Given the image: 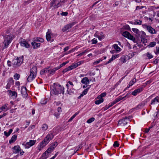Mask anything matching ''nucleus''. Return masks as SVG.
Listing matches in <instances>:
<instances>
[{"instance_id":"1","label":"nucleus","mask_w":159,"mask_h":159,"mask_svg":"<svg viewBox=\"0 0 159 159\" xmlns=\"http://www.w3.org/2000/svg\"><path fill=\"white\" fill-rule=\"evenodd\" d=\"M51 92L54 94L58 95L59 94H64V87L57 83H55L53 84V88Z\"/></svg>"},{"instance_id":"2","label":"nucleus","mask_w":159,"mask_h":159,"mask_svg":"<svg viewBox=\"0 0 159 159\" xmlns=\"http://www.w3.org/2000/svg\"><path fill=\"white\" fill-rule=\"evenodd\" d=\"M4 48H5L8 47V45L11 43L13 38V35L11 34L9 35H5L4 36Z\"/></svg>"},{"instance_id":"3","label":"nucleus","mask_w":159,"mask_h":159,"mask_svg":"<svg viewBox=\"0 0 159 159\" xmlns=\"http://www.w3.org/2000/svg\"><path fill=\"white\" fill-rule=\"evenodd\" d=\"M23 61V57H17L16 59L13 60L12 62V66L14 68L19 67L22 63Z\"/></svg>"},{"instance_id":"4","label":"nucleus","mask_w":159,"mask_h":159,"mask_svg":"<svg viewBox=\"0 0 159 159\" xmlns=\"http://www.w3.org/2000/svg\"><path fill=\"white\" fill-rule=\"evenodd\" d=\"M58 0H52L50 2L51 7H53L54 9L57 8L61 6L60 2H64V0H60V1L57 2Z\"/></svg>"},{"instance_id":"5","label":"nucleus","mask_w":159,"mask_h":159,"mask_svg":"<svg viewBox=\"0 0 159 159\" xmlns=\"http://www.w3.org/2000/svg\"><path fill=\"white\" fill-rule=\"evenodd\" d=\"M54 136V135L52 133L49 132L45 137L43 140L44 142H45L47 144L50 141L53 139Z\"/></svg>"},{"instance_id":"6","label":"nucleus","mask_w":159,"mask_h":159,"mask_svg":"<svg viewBox=\"0 0 159 159\" xmlns=\"http://www.w3.org/2000/svg\"><path fill=\"white\" fill-rule=\"evenodd\" d=\"M36 142V140H30L29 142H27L25 144L24 143L22 145L25 148H29L30 147L34 145Z\"/></svg>"},{"instance_id":"7","label":"nucleus","mask_w":159,"mask_h":159,"mask_svg":"<svg viewBox=\"0 0 159 159\" xmlns=\"http://www.w3.org/2000/svg\"><path fill=\"white\" fill-rule=\"evenodd\" d=\"M143 27L144 28H146L147 31L151 34L156 33V32L155 30L150 25H144Z\"/></svg>"},{"instance_id":"8","label":"nucleus","mask_w":159,"mask_h":159,"mask_svg":"<svg viewBox=\"0 0 159 159\" xmlns=\"http://www.w3.org/2000/svg\"><path fill=\"white\" fill-rule=\"evenodd\" d=\"M122 35L125 38L131 40H134L135 39L134 36L132 35L128 31H125L123 32L122 33Z\"/></svg>"},{"instance_id":"9","label":"nucleus","mask_w":159,"mask_h":159,"mask_svg":"<svg viewBox=\"0 0 159 159\" xmlns=\"http://www.w3.org/2000/svg\"><path fill=\"white\" fill-rule=\"evenodd\" d=\"M128 121L129 120H127V117L126 116L124 118L119 120L118 125L124 126L127 124Z\"/></svg>"},{"instance_id":"10","label":"nucleus","mask_w":159,"mask_h":159,"mask_svg":"<svg viewBox=\"0 0 159 159\" xmlns=\"http://www.w3.org/2000/svg\"><path fill=\"white\" fill-rule=\"evenodd\" d=\"M128 94H126L125 96L123 97H119L116 98L114 101H113L112 102L110 103L109 104L110 105V107H112V106H113L116 103L119 102L120 100L123 99L125 97H127Z\"/></svg>"},{"instance_id":"11","label":"nucleus","mask_w":159,"mask_h":159,"mask_svg":"<svg viewBox=\"0 0 159 159\" xmlns=\"http://www.w3.org/2000/svg\"><path fill=\"white\" fill-rule=\"evenodd\" d=\"M20 45L22 46L28 48L30 47V44L24 39H21L20 42Z\"/></svg>"},{"instance_id":"12","label":"nucleus","mask_w":159,"mask_h":159,"mask_svg":"<svg viewBox=\"0 0 159 159\" xmlns=\"http://www.w3.org/2000/svg\"><path fill=\"white\" fill-rule=\"evenodd\" d=\"M66 86L67 87V94L69 95H71L74 93L75 89L71 88L70 86L68 85V84H66Z\"/></svg>"},{"instance_id":"13","label":"nucleus","mask_w":159,"mask_h":159,"mask_svg":"<svg viewBox=\"0 0 159 159\" xmlns=\"http://www.w3.org/2000/svg\"><path fill=\"white\" fill-rule=\"evenodd\" d=\"M27 89L24 86H22L21 88V93L23 97L25 98L27 96L28 94L27 93Z\"/></svg>"},{"instance_id":"14","label":"nucleus","mask_w":159,"mask_h":159,"mask_svg":"<svg viewBox=\"0 0 159 159\" xmlns=\"http://www.w3.org/2000/svg\"><path fill=\"white\" fill-rule=\"evenodd\" d=\"M12 149L13 150V152L14 153L16 154L18 153L22 150L21 149L20 147L18 145L15 146L12 148Z\"/></svg>"},{"instance_id":"15","label":"nucleus","mask_w":159,"mask_h":159,"mask_svg":"<svg viewBox=\"0 0 159 159\" xmlns=\"http://www.w3.org/2000/svg\"><path fill=\"white\" fill-rule=\"evenodd\" d=\"M73 25L74 24L73 23H71L65 25L62 29V31L63 32L67 31L70 28H71Z\"/></svg>"},{"instance_id":"16","label":"nucleus","mask_w":159,"mask_h":159,"mask_svg":"<svg viewBox=\"0 0 159 159\" xmlns=\"http://www.w3.org/2000/svg\"><path fill=\"white\" fill-rule=\"evenodd\" d=\"M50 30L49 29L48 30V31L47 32L46 34V38L48 41L52 42L53 41V39L51 38V33L50 32Z\"/></svg>"},{"instance_id":"17","label":"nucleus","mask_w":159,"mask_h":159,"mask_svg":"<svg viewBox=\"0 0 159 159\" xmlns=\"http://www.w3.org/2000/svg\"><path fill=\"white\" fill-rule=\"evenodd\" d=\"M159 102V97L157 96L151 100L150 105H154Z\"/></svg>"},{"instance_id":"18","label":"nucleus","mask_w":159,"mask_h":159,"mask_svg":"<svg viewBox=\"0 0 159 159\" xmlns=\"http://www.w3.org/2000/svg\"><path fill=\"white\" fill-rule=\"evenodd\" d=\"M143 88L140 87L135 90L132 93V94L134 96H136L138 93H139L143 91Z\"/></svg>"},{"instance_id":"19","label":"nucleus","mask_w":159,"mask_h":159,"mask_svg":"<svg viewBox=\"0 0 159 159\" xmlns=\"http://www.w3.org/2000/svg\"><path fill=\"white\" fill-rule=\"evenodd\" d=\"M30 73L36 76L37 74V68L36 66L33 67L30 70Z\"/></svg>"},{"instance_id":"20","label":"nucleus","mask_w":159,"mask_h":159,"mask_svg":"<svg viewBox=\"0 0 159 159\" xmlns=\"http://www.w3.org/2000/svg\"><path fill=\"white\" fill-rule=\"evenodd\" d=\"M31 44L34 49H37L39 47L41 44L40 43H37L34 41L31 43Z\"/></svg>"},{"instance_id":"21","label":"nucleus","mask_w":159,"mask_h":159,"mask_svg":"<svg viewBox=\"0 0 159 159\" xmlns=\"http://www.w3.org/2000/svg\"><path fill=\"white\" fill-rule=\"evenodd\" d=\"M36 76L34 75L31 74L30 73V75L28 76L27 79V81L28 82H30L32 81L36 77Z\"/></svg>"},{"instance_id":"22","label":"nucleus","mask_w":159,"mask_h":159,"mask_svg":"<svg viewBox=\"0 0 159 159\" xmlns=\"http://www.w3.org/2000/svg\"><path fill=\"white\" fill-rule=\"evenodd\" d=\"M47 144L45 142H44L43 140L40 143V144L38 147V149L39 151L41 150Z\"/></svg>"},{"instance_id":"23","label":"nucleus","mask_w":159,"mask_h":159,"mask_svg":"<svg viewBox=\"0 0 159 159\" xmlns=\"http://www.w3.org/2000/svg\"><path fill=\"white\" fill-rule=\"evenodd\" d=\"M49 67H48L43 69L42 70L40 71V74L41 75L44 74L45 73H49Z\"/></svg>"},{"instance_id":"24","label":"nucleus","mask_w":159,"mask_h":159,"mask_svg":"<svg viewBox=\"0 0 159 159\" xmlns=\"http://www.w3.org/2000/svg\"><path fill=\"white\" fill-rule=\"evenodd\" d=\"M89 80L88 78L87 77H85L83 78L81 81V82L85 84H87L89 83Z\"/></svg>"},{"instance_id":"25","label":"nucleus","mask_w":159,"mask_h":159,"mask_svg":"<svg viewBox=\"0 0 159 159\" xmlns=\"http://www.w3.org/2000/svg\"><path fill=\"white\" fill-rule=\"evenodd\" d=\"M9 92V93L12 96H13L15 98H16L17 96V93L15 91H13L11 90H9L7 91Z\"/></svg>"},{"instance_id":"26","label":"nucleus","mask_w":159,"mask_h":159,"mask_svg":"<svg viewBox=\"0 0 159 159\" xmlns=\"http://www.w3.org/2000/svg\"><path fill=\"white\" fill-rule=\"evenodd\" d=\"M59 68L57 67L51 70L49 69V73L51 75H53L55 73L56 71Z\"/></svg>"},{"instance_id":"27","label":"nucleus","mask_w":159,"mask_h":159,"mask_svg":"<svg viewBox=\"0 0 159 159\" xmlns=\"http://www.w3.org/2000/svg\"><path fill=\"white\" fill-rule=\"evenodd\" d=\"M17 136L16 135H13L11 137V139L9 141V143H11L14 142L17 139Z\"/></svg>"},{"instance_id":"28","label":"nucleus","mask_w":159,"mask_h":159,"mask_svg":"<svg viewBox=\"0 0 159 159\" xmlns=\"http://www.w3.org/2000/svg\"><path fill=\"white\" fill-rule=\"evenodd\" d=\"M8 105L7 104H5L2 106V107H0V111H1V112L3 111L5 109H6V110H8L9 109L7 107V106Z\"/></svg>"},{"instance_id":"29","label":"nucleus","mask_w":159,"mask_h":159,"mask_svg":"<svg viewBox=\"0 0 159 159\" xmlns=\"http://www.w3.org/2000/svg\"><path fill=\"white\" fill-rule=\"evenodd\" d=\"M113 46L117 52H119L121 51V49L118 46L117 44H115L113 45Z\"/></svg>"},{"instance_id":"30","label":"nucleus","mask_w":159,"mask_h":159,"mask_svg":"<svg viewBox=\"0 0 159 159\" xmlns=\"http://www.w3.org/2000/svg\"><path fill=\"white\" fill-rule=\"evenodd\" d=\"M136 81V80L135 78H134L132 80L129 82V88L130 86H132L134 83Z\"/></svg>"},{"instance_id":"31","label":"nucleus","mask_w":159,"mask_h":159,"mask_svg":"<svg viewBox=\"0 0 159 159\" xmlns=\"http://www.w3.org/2000/svg\"><path fill=\"white\" fill-rule=\"evenodd\" d=\"M12 131H13V129H10L9 130V131L8 132H7L6 131H4V134L7 137H8L11 134V133L12 132Z\"/></svg>"},{"instance_id":"32","label":"nucleus","mask_w":159,"mask_h":159,"mask_svg":"<svg viewBox=\"0 0 159 159\" xmlns=\"http://www.w3.org/2000/svg\"><path fill=\"white\" fill-rule=\"evenodd\" d=\"M48 153L46 151L42 155V157L43 159H46L48 157Z\"/></svg>"},{"instance_id":"33","label":"nucleus","mask_w":159,"mask_h":159,"mask_svg":"<svg viewBox=\"0 0 159 159\" xmlns=\"http://www.w3.org/2000/svg\"><path fill=\"white\" fill-rule=\"evenodd\" d=\"M126 57L124 56H122L120 59V60L121 63H125L126 61Z\"/></svg>"},{"instance_id":"34","label":"nucleus","mask_w":159,"mask_h":159,"mask_svg":"<svg viewBox=\"0 0 159 159\" xmlns=\"http://www.w3.org/2000/svg\"><path fill=\"white\" fill-rule=\"evenodd\" d=\"M68 67H69V69H70V70L73 69L75 68H76L77 67H76L75 63H73V64H72L71 66H68Z\"/></svg>"},{"instance_id":"35","label":"nucleus","mask_w":159,"mask_h":159,"mask_svg":"<svg viewBox=\"0 0 159 159\" xmlns=\"http://www.w3.org/2000/svg\"><path fill=\"white\" fill-rule=\"evenodd\" d=\"M142 20H134V24L140 25L142 24Z\"/></svg>"},{"instance_id":"36","label":"nucleus","mask_w":159,"mask_h":159,"mask_svg":"<svg viewBox=\"0 0 159 159\" xmlns=\"http://www.w3.org/2000/svg\"><path fill=\"white\" fill-rule=\"evenodd\" d=\"M145 55L148 57V59H151L153 57V56L152 55L151 53L149 52H147L146 54Z\"/></svg>"},{"instance_id":"37","label":"nucleus","mask_w":159,"mask_h":159,"mask_svg":"<svg viewBox=\"0 0 159 159\" xmlns=\"http://www.w3.org/2000/svg\"><path fill=\"white\" fill-rule=\"evenodd\" d=\"M8 83L11 85H12L14 84V81L13 78L11 77L9 78L8 80Z\"/></svg>"},{"instance_id":"38","label":"nucleus","mask_w":159,"mask_h":159,"mask_svg":"<svg viewBox=\"0 0 159 159\" xmlns=\"http://www.w3.org/2000/svg\"><path fill=\"white\" fill-rule=\"evenodd\" d=\"M104 101L103 99H99L98 100H96L95 102V104L98 105L100 104L101 103L103 102Z\"/></svg>"},{"instance_id":"39","label":"nucleus","mask_w":159,"mask_h":159,"mask_svg":"<svg viewBox=\"0 0 159 159\" xmlns=\"http://www.w3.org/2000/svg\"><path fill=\"white\" fill-rule=\"evenodd\" d=\"M48 128V126L46 124H43L42 126V129L43 130H46Z\"/></svg>"},{"instance_id":"40","label":"nucleus","mask_w":159,"mask_h":159,"mask_svg":"<svg viewBox=\"0 0 159 159\" xmlns=\"http://www.w3.org/2000/svg\"><path fill=\"white\" fill-rule=\"evenodd\" d=\"M14 79L16 80H18L20 77V75L16 73L13 76Z\"/></svg>"},{"instance_id":"41","label":"nucleus","mask_w":159,"mask_h":159,"mask_svg":"<svg viewBox=\"0 0 159 159\" xmlns=\"http://www.w3.org/2000/svg\"><path fill=\"white\" fill-rule=\"evenodd\" d=\"M156 44V43L155 42H151L148 45V47H152L155 46Z\"/></svg>"},{"instance_id":"42","label":"nucleus","mask_w":159,"mask_h":159,"mask_svg":"<svg viewBox=\"0 0 159 159\" xmlns=\"http://www.w3.org/2000/svg\"><path fill=\"white\" fill-rule=\"evenodd\" d=\"M132 30L135 33L137 34H140V32L139 30L136 28H132Z\"/></svg>"},{"instance_id":"43","label":"nucleus","mask_w":159,"mask_h":159,"mask_svg":"<svg viewBox=\"0 0 159 159\" xmlns=\"http://www.w3.org/2000/svg\"><path fill=\"white\" fill-rule=\"evenodd\" d=\"M144 106V104L142 103L139 104L135 108L136 110L142 108Z\"/></svg>"},{"instance_id":"44","label":"nucleus","mask_w":159,"mask_h":159,"mask_svg":"<svg viewBox=\"0 0 159 159\" xmlns=\"http://www.w3.org/2000/svg\"><path fill=\"white\" fill-rule=\"evenodd\" d=\"M82 148L81 145H79L76 148H75L74 150L75 153H76L77 151H79V149H81Z\"/></svg>"},{"instance_id":"45","label":"nucleus","mask_w":159,"mask_h":159,"mask_svg":"<svg viewBox=\"0 0 159 159\" xmlns=\"http://www.w3.org/2000/svg\"><path fill=\"white\" fill-rule=\"evenodd\" d=\"M94 120L95 118L94 117H91L87 120V122L88 123H90L93 121Z\"/></svg>"},{"instance_id":"46","label":"nucleus","mask_w":159,"mask_h":159,"mask_svg":"<svg viewBox=\"0 0 159 159\" xmlns=\"http://www.w3.org/2000/svg\"><path fill=\"white\" fill-rule=\"evenodd\" d=\"M47 102V99H43L40 101V103L42 104H46Z\"/></svg>"},{"instance_id":"47","label":"nucleus","mask_w":159,"mask_h":159,"mask_svg":"<svg viewBox=\"0 0 159 159\" xmlns=\"http://www.w3.org/2000/svg\"><path fill=\"white\" fill-rule=\"evenodd\" d=\"M53 147H50L49 148H48L47 150H46L47 152L49 153L51 152H52L53 150Z\"/></svg>"},{"instance_id":"48","label":"nucleus","mask_w":159,"mask_h":159,"mask_svg":"<svg viewBox=\"0 0 159 159\" xmlns=\"http://www.w3.org/2000/svg\"><path fill=\"white\" fill-rule=\"evenodd\" d=\"M102 59H99L96 61L94 62H93V65H96L97 64H98L101 61H102Z\"/></svg>"},{"instance_id":"49","label":"nucleus","mask_w":159,"mask_h":159,"mask_svg":"<svg viewBox=\"0 0 159 159\" xmlns=\"http://www.w3.org/2000/svg\"><path fill=\"white\" fill-rule=\"evenodd\" d=\"M58 145V143L57 142H55L53 143L52 144V145L51 146V147H53V149L54 148Z\"/></svg>"},{"instance_id":"50","label":"nucleus","mask_w":159,"mask_h":159,"mask_svg":"<svg viewBox=\"0 0 159 159\" xmlns=\"http://www.w3.org/2000/svg\"><path fill=\"white\" fill-rule=\"evenodd\" d=\"M119 145V144L117 141H115L113 144V147L115 148L118 147Z\"/></svg>"},{"instance_id":"51","label":"nucleus","mask_w":159,"mask_h":159,"mask_svg":"<svg viewBox=\"0 0 159 159\" xmlns=\"http://www.w3.org/2000/svg\"><path fill=\"white\" fill-rule=\"evenodd\" d=\"M92 42V44H95L97 43V39L95 38H94L91 40Z\"/></svg>"},{"instance_id":"52","label":"nucleus","mask_w":159,"mask_h":159,"mask_svg":"<svg viewBox=\"0 0 159 159\" xmlns=\"http://www.w3.org/2000/svg\"><path fill=\"white\" fill-rule=\"evenodd\" d=\"M144 6H137L136 7V10H138L141 9L144 7Z\"/></svg>"},{"instance_id":"53","label":"nucleus","mask_w":159,"mask_h":159,"mask_svg":"<svg viewBox=\"0 0 159 159\" xmlns=\"http://www.w3.org/2000/svg\"><path fill=\"white\" fill-rule=\"evenodd\" d=\"M66 84H68V85L70 86L71 88H73V84L71 81H69Z\"/></svg>"},{"instance_id":"54","label":"nucleus","mask_w":159,"mask_h":159,"mask_svg":"<svg viewBox=\"0 0 159 159\" xmlns=\"http://www.w3.org/2000/svg\"><path fill=\"white\" fill-rule=\"evenodd\" d=\"M119 57V54H117L115 55L112 56L111 58H112L113 60H115L116 58H118Z\"/></svg>"},{"instance_id":"55","label":"nucleus","mask_w":159,"mask_h":159,"mask_svg":"<svg viewBox=\"0 0 159 159\" xmlns=\"http://www.w3.org/2000/svg\"><path fill=\"white\" fill-rule=\"evenodd\" d=\"M68 14V12H62V13H61V15L62 16H66Z\"/></svg>"},{"instance_id":"56","label":"nucleus","mask_w":159,"mask_h":159,"mask_svg":"<svg viewBox=\"0 0 159 159\" xmlns=\"http://www.w3.org/2000/svg\"><path fill=\"white\" fill-rule=\"evenodd\" d=\"M60 114V113L56 112L54 113V115L56 116V118H58L59 117V116Z\"/></svg>"},{"instance_id":"57","label":"nucleus","mask_w":159,"mask_h":159,"mask_svg":"<svg viewBox=\"0 0 159 159\" xmlns=\"http://www.w3.org/2000/svg\"><path fill=\"white\" fill-rule=\"evenodd\" d=\"M39 37H36L34 38L33 39L34 41V42H39Z\"/></svg>"},{"instance_id":"58","label":"nucleus","mask_w":159,"mask_h":159,"mask_svg":"<svg viewBox=\"0 0 159 159\" xmlns=\"http://www.w3.org/2000/svg\"><path fill=\"white\" fill-rule=\"evenodd\" d=\"M83 63V61H80L78 62L77 63H75L76 66V67H77L79 66L80 65L81 63Z\"/></svg>"},{"instance_id":"59","label":"nucleus","mask_w":159,"mask_h":159,"mask_svg":"<svg viewBox=\"0 0 159 159\" xmlns=\"http://www.w3.org/2000/svg\"><path fill=\"white\" fill-rule=\"evenodd\" d=\"M35 126L34 125H31L30 127H29V128H28V130H29V131H30V130H31V129H33V128H34V127H35Z\"/></svg>"},{"instance_id":"60","label":"nucleus","mask_w":159,"mask_h":159,"mask_svg":"<svg viewBox=\"0 0 159 159\" xmlns=\"http://www.w3.org/2000/svg\"><path fill=\"white\" fill-rule=\"evenodd\" d=\"M114 60L112 58H111L109 61H107L106 63L105 64L106 65H107L110 63H111L112 61Z\"/></svg>"},{"instance_id":"61","label":"nucleus","mask_w":159,"mask_h":159,"mask_svg":"<svg viewBox=\"0 0 159 159\" xmlns=\"http://www.w3.org/2000/svg\"><path fill=\"white\" fill-rule=\"evenodd\" d=\"M114 60L112 58H111L109 61H107L106 63L105 64L106 65H107L110 63H111L112 61Z\"/></svg>"},{"instance_id":"62","label":"nucleus","mask_w":159,"mask_h":159,"mask_svg":"<svg viewBox=\"0 0 159 159\" xmlns=\"http://www.w3.org/2000/svg\"><path fill=\"white\" fill-rule=\"evenodd\" d=\"M114 60L112 58H111L109 61H107L106 63L105 64L106 65H107L110 63H111L112 61Z\"/></svg>"},{"instance_id":"63","label":"nucleus","mask_w":159,"mask_h":159,"mask_svg":"<svg viewBox=\"0 0 159 159\" xmlns=\"http://www.w3.org/2000/svg\"><path fill=\"white\" fill-rule=\"evenodd\" d=\"M88 93V89H85L84 91L82 92V93L84 95H85L86 94Z\"/></svg>"},{"instance_id":"64","label":"nucleus","mask_w":159,"mask_h":159,"mask_svg":"<svg viewBox=\"0 0 159 159\" xmlns=\"http://www.w3.org/2000/svg\"><path fill=\"white\" fill-rule=\"evenodd\" d=\"M156 50L155 52L156 54H157L159 53V47H156Z\"/></svg>"}]
</instances>
